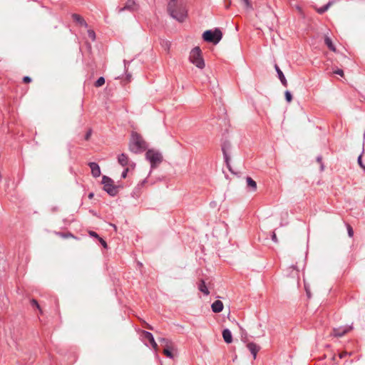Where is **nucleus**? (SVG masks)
<instances>
[{
    "mask_svg": "<svg viewBox=\"0 0 365 365\" xmlns=\"http://www.w3.org/2000/svg\"><path fill=\"white\" fill-rule=\"evenodd\" d=\"M146 143L136 133H133L129 143V150L134 153H140L146 149Z\"/></svg>",
    "mask_w": 365,
    "mask_h": 365,
    "instance_id": "f257e3e1",
    "label": "nucleus"
},
{
    "mask_svg": "<svg viewBox=\"0 0 365 365\" xmlns=\"http://www.w3.org/2000/svg\"><path fill=\"white\" fill-rule=\"evenodd\" d=\"M177 0H170L168 5V11L170 15L177 21L180 22H182L186 18V11L182 7L180 6V12H175V7L177 6Z\"/></svg>",
    "mask_w": 365,
    "mask_h": 365,
    "instance_id": "f03ea898",
    "label": "nucleus"
},
{
    "mask_svg": "<svg viewBox=\"0 0 365 365\" xmlns=\"http://www.w3.org/2000/svg\"><path fill=\"white\" fill-rule=\"evenodd\" d=\"M189 59L196 67L200 69L205 67V61L202 57L201 50L198 46L191 50Z\"/></svg>",
    "mask_w": 365,
    "mask_h": 365,
    "instance_id": "7ed1b4c3",
    "label": "nucleus"
},
{
    "mask_svg": "<svg viewBox=\"0 0 365 365\" xmlns=\"http://www.w3.org/2000/svg\"><path fill=\"white\" fill-rule=\"evenodd\" d=\"M202 37L205 41L217 44L222 39V33L219 29H215L214 31L207 30L203 33Z\"/></svg>",
    "mask_w": 365,
    "mask_h": 365,
    "instance_id": "20e7f679",
    "label": "nucleus"
},
{
    "mask_svg": "<svg viewBox=\"0 0 365 365\" xmlns=\"http://www.w3.org/2000/svg\"><path fill=\"white\" fill-rule=\"evenodd\" d=\"M145 158L150 162L151 169L157 167L163 161L162 154L159 151L153 149L146 152Z\"/></svg>",
    "mask_w": 365,
    "mask_h": 365,
    "instance_id": "39448f33",
    "label": "nucleus"
},
{
    "mask_svg": "<svg viewBox=\"0 0 365 365\" xmlns=\"http://www.w3.org/2000/svg\"><path fill=\"white\" fill-rule=\"evenodd\" d=\"M102 183L103 185L104 190L106 191L110 195L115 196L117 194V187L113 185V182L110 178L103 176L102 179Z\"/></svg>",
    "mask_w": 365,
    "mask_h": 365,
    "instance_id": "423d86ee",
    "label": "nucleus"
},
{
    "mask_svg": "<svg viewBox=\"0 0 365 365\" xmlns=\"http://www.w3.org/2000/svg\"><path fill=\"white\" fill-rule=\"evenodd\" d=\"M118 162L123 167L128 165L130 168L133 169L135 166V163L133 162H130L128 156L125 153H122L118 156Z\"/></svg>",
    "mask_w": 365,
    "mask_h": 365,
    "instance_id": "0eeeda50",
    "label": "nucleus"
},
{
    "mask_svg": "<svg viewBox=\"0 0 365 365\" xmlns=\"http://www.w3.org/2000/svg\"><path fill=\"white\" fill-rule=\"evenodd\" d=\"M352 329L351 326H344L338 328L333 329L332 335L337 337H341L345 334L348 333Z\"/></svg>",
    "mask_w": 365,
    "mask_h": 365,
    "instance_id": "6e6552de",
    "label": "nucleus"
},
{
    "mask_svg": "<svg viewBox=\"0 0 365 365\" xmlns=\"http://www.w3.org/2000/svg\"><path fill=\"white\" fill-rule=\"evenodd\" d=\"M137 9V5L134 0H128L123 7H120L118 9V12H123L124 11H134Z\"/></svg>",
    "mask_w": 365,
    "mask_h": 365,
    "instance_id": "1a4fd4ad",
    "label": "nucleus"
},
{
    "mask_svg": "<svg viewBox=\"0 0 365 365\" xmlns=\"http://www.w3.org/2000/svg\"><path fill=\"white\" fill-rule=\"evenodd\" d=\"M88 165L91 170L92 175L94 178H97L101 175V169L99 165L96 163H89Z\"/></svg>",
    "mask_w": 365,
    "mask_h": 365,
    "instance_id": "9d476101",
    "label": "nucleus"
},
{
    "mask_svg": "<svg viewBox=\"0 0 365 365\" xmlns=\"http://www.w3.org/2000/svg\"><path fill=\"white\" fill-rule=\"evenodd\" d=\"M143 336L145 339H147L151 344L152 347L154 349H157V347H158V344L157 343L155 342V339H154V337L153 336V334L150 333V332H148V331H143Z\"/></svg>",
    "mask_w": 365,
    "mask_h": 365,
    "instance_id": "9b49d317",
    "label": "nucleus"
},
{
    "mask_svg": "<svg viewBox=\"0 0 365 365\" xmlns=\"http://www.w3.org/2000/svg\"><path fill=\"white\" fill-rule=\"evenodd\" d=\"M223 307V303L220 300L215 301L211 305L212 310L215 313H219L222 312Z\"/></svg>",
    "mask_w": 365,
    "mask_h": 365,
    "instance_id": "f8f14e48",
    "label": "nucleus"
},
{
    "mask_svg": "<svg viewBox=\"0 0 365 365\" xmlns=\"http://www.w3.org/2000/svg\"><path fill=\"white\" fill-rule=\"evenodd\" d=\"M247 346L253 355L254 359H256L257 354L259 350V346L253 342L247 344Z\"/></svg>",
    "mask_w": 365,
    "mask_h": 365,
    "instance_id": "ddd939ff",
    "label": "nucleus"
},
{
    "mask_svg": "<svg viewBox=\"0 0 365 365\" xmlns=\"http://www.w3.org/2000/svg\"><path fill=\"white\" fill-rule=\"evenodd\" d=\"M222 337L227 344H230L232 341V335L228 329H225L222 331Z\"/></svg>",
    "mask_w": 365,
    "mask_h": 365,
    "instance_id": "4468645a",
    "label": "nucleus"
},
{
    "mask_svg": "<svg viewBox=\"0 0 365 365\" xmlns=\"http://www.w3.org/2000/svg\"><path fill=\"white\" fill-rule=\"evenodd\" d=\"M274 68L277 73L278 77H279L281 83L283 84V86H287V81L282 71L280 70V68H279V66L277 64H275Z\"/></svg>",
    "mask_w": 365,
    "mask_h": 365,
    "instance_id": "2eb2a0df",
    "label": "nucleus"
},
{
    "mask_svg": "<svg viewBox=\"0 0 365 365\" xmlns=\"http://www.w3.org/2000/svg\"><path fill=\"white\" fill-rule=\"evenodd\" d=\"M73 19L78 22L80 25L87 26V24L84 19L78 14H74L72 15Z\"/></svg>",
    "mask_w": 365,
    "mask_h": 365,
    "instance_id": "dca6fc26",
    "label": "nucleus"
},
{
    "mask_svg": "<svg viewBox=\"0 0 365 365\" xmlns=\"http://www.w3.org/2000/svg\"><path fill=\"white\" fill-rule=\"evenodd\" d=\"M324 43L331 51H336V48L334 46L331 39L329 36H325Z\"/></svg>",
    "mask_w": 365,
    "mask_h": 365,
    "instance_id": "f3484780",
    "label": "nucleus"
},
{
    "mask_svg": "<svg viewBox=\"0 0 365 365\" xmlns=\"http://www.w3.org/2000/svg\"><path fill=\"white\" fill-rule=\"evenodd\" d=\"M246 181H247V186L250 187L252 191H255L257 190V183L250 177H247L246 179Z\"/></svg>",
    "mask_w": 365,
    "mask_h": 365,
    "instance_id": "a211bd4d",
    "label": "nucleus"
},
{
    "mask_svg": "<svg viewBox=\"0 0 365 365\" xmlns=\"http://www.w3.org/2000/svg\"><path fill=\"white\" fill-rule=\"evenodd\" d=\"M199 289L200 290V292H202L206 295H208L210 294V292L205 284V282L203 280H201L199 284Z\"/></svg>",
    "mask_w": 365,
    "mask_h": 365,
    "instance_id": "6ab92c4d",
    "label": "nucleus"
},
{
    "mask_svg": "<svg viewBox=\"0 0 365 365\" xmlns=\"http://www.w3.org/2000/svg\"><path fill=\"white\" fill-rule=\"evenodd\" d=\"M163 353H164V354H165L167 357H168V358H170V359H173V357H174V355L173 354V353L171 352V351L169 349V347H167V348L164 349V350H163Z\"/></svg>",
    "mask_w": 365,
    "mask_h": 365,
    "instance_id": "aec40b11",
    "label": "nucleus"
},
{
    "mask_svg": "<svg viewBox=\"0 0 365 365\" xmlns=\"http://www.w3.org/2000/svg\"><path fill=\"white\" fill-rule=\"evenodd\" d=\"M330 5H331V3H328L327 4L324 5V6L318 9V10H317L318 13L323 14L324 12H325L326 11L328 10Z\"/></svg>",
    "mask_w": 365,
    "mask_h": 365,
    "instance_id": "412c9836",
    "label": "nucleus"
},
{
    "mask_svg": "<svg viewBox=\"0 0 365 365\" xmlns=\"http://www.w3.org/2000/svg\"><path fill=\"white\" fill-rule=\"evenodd\" d=\"M105 83V79L103 77H100L95 83L96 87L102 86Z\"/></svg>",
    "mask_w": 365,
    "mask_h": 365,
    "instance_id": "4be33fe9",
    "label": "nucleus"
},
{
    "mask_svg": "<svg viewBox=\"0 0 365 365\" xmlns=\"http://www.w3.org/2000/svg\"><path fill=\"white\" fill-rule=\"evenodd\" d=\"M160 342L163 343L166 347H170V345L171 344V341L169 339L161 338L160 340Z\"/></svg>",
    "mask_w": 365,
    "mask_h": 365,
    "instance_id": "5701e85b",
    "label": "nucleus"
},
{
    "mask_svg": "<svg viewBox=\"0 0 365 365\" xmlns=\"http://www.w3.org/2000/svg\"><path fill=\"white\" fill-rule=\"evenodd\" d=\"M88 36L92 41H95L96 34L93 30H88Z\"/></svg>",
    "mask_w": 365,
    "mask_h": 365,
    "instance_id": "b1692460",
    "label": "nucleus"
},
{
    "mask_svg": "<svg viewBox=\"0 0 365 365\" xmlns=\"http://www.w3.org/2000/svg\"><path fill=\"white\" fill-rule=\"evenodd\" d=\"M285 98H286L287 101L289 103H290L292 100V96L291 93L288 91H287L285 92Z\"/></svg>",
    "mask_w": 365,
    "mask_h": 365,
    "instance_id": "393cba45",
    "label": "nucleus"
},
{
    "mask_svg": "<svg viewBox=\"0 0 365 365\" xmlns=\"http://www.w3.org/2000/svg\"><path fill=\"white\" fill-rule=\"evenodd\" d=\"M346 227H347L348 235L350 237H352L354 235V230H353L352 227L349 225H347Z\"/></svg>",
    "mask_w": 365,
    "mask_h": 365,
    "instance_id": "a878e982",
    "label": "nucleus"
},
{
    "mask_svg": "<svg viewBox=\"0 0 365 365\" xmlns=\"http://www.w3.org/2000/svg\"><path fill=\"white\" fill-rule=\"evenodd\" d=\"M180 6H182L187 11L185 5L182 3L177 2V6L175 7V12L177 14L180 12V8H179Z\"/></svg>",
    "mask_w": 365,
    "mask_h": 365,
    "instance_id": "bb28decb",
    "label": "nucleus"
},
{
    "mask_svg": "<svg viewBox=\"0 0 365 365\" xmlns=\"http://www.w3.org/2000/svg\"><path fill=\"white\" fill-rule=\"evenodd\" d=\"M351 354V353H350V352L343 351L339 354V357L342 359V358L346 357V356H350Z\"/></svg>",
    "mask_w": 365,
    "mask_h": 365,
    "instance_id": "cd10ccee",
    "label": "nucleus"
},
{
    "mask_svg": "<svg viewBox=\"0 0 365 365\" xmlns=\"http://www.w3.org/2000/svg\"><path fill=\"white\" fill-rule=\"evenodd\" d=\"M31 304H32V306L36 307L38 309H39L41 311L40 306L36 300L32 299Z\"/></svg>",
    "mask_w": 365,
    "mask_h": 365,
    "instance_id": "c85d7f7f",
    "label": "nucleus"
},
{
    "mask_svg": "<svg viewBox=\"0 0 365 365\" xmlns=\"http://www.w3.org/2000/svg\"><path fill=\"white\" fill-rule=\"evenodd\" d=\"M162 45L166 49L169 50L170 46V43L169 41H164Z\"/></svg>",
    "mask_w": 365,
    "mask_h": 365,
    "instance_id": "c756f323",
    "label": "nucleus"
},
{
    "mask_svg": "<svg viewBox=\"0 0 365 365\" xmlns=\"http://www.w3.org/2000/svg\"><path fill=\"white\" fill-rule=\"evenodd\" d=\"M128 170H129V168H125V169L123 171L122 175H121V177H122L123 178H125L127 177V174H128Z\"/></svg>",
    "mask_w": 365,
    "mask_h": 365,
    "instance_id": "7c9ffc66",
    "label": "nucleus"
},
{
    "mask_svg": "<svg viewBox=\"0 0 365 365\" xmlns=\"http://www.w3.org/2000/svg\"><path fill=\"white\" fill-rule=\"evenodd\" d=\"M334 73L341 76H343L344 75V71L341 69H336L334 71Z\"/></svg>",
    "mask_w": 365,
    "mask_h": 365,
    "instance_id": "2f4dec72",
    "label": "nucleus"
},
{
    "mask_svg": "<svg viewBox=\"0 0 365 365\" xmlns=\"http://www.w3.org/2000/svg\"><path fill=\"white\" fill-rule=\"evenodd\" d=\"M358 163L360 165V167H361L362 168H364L365 170V166L363 165L362 161H361V155H359L358 158Z\"/></svg>",
    "mask_w": 365,
    "mask_h": 365,
    "instance_id": "473e14b6",
    "label": "nucleus"
},
{
    "mask_svg": "<svg viewBox=\"0 0 365 365\" xmlns=\"http://www.w3.org/2000/svg\"><path fill=\"white\" fill-rule=\"evenodd\" d=\"M89 234L92 237H96V238H99L98 234L96 232H93V231L89 232Z\"/></svg>",
    "mask_w": 365,
    "mask_h": 365,
    "instance_id": "72a5a7b5",
    "label": "nucleus"
},
{
    "mask_svg": "<svg viewBox=\"0 0 365 365\" xmlns=\"http://www.w3.org/2000/svg\"><path fill=\"white\" fill-rule=\"evenodd\" d=\"M23 81L24 83H29L31 82V79L30 77L29 76H25L24 78H23Z\"/></svg>",
    "mask_w": 365,
    "mask_h": 365,
    "instance_id": "f704fd0d",
    "label": "nucleus"
},
{
    "mask_svg": "<svg viewBox=\"0 0 365 365\" xmlns=\"http://www.w3.org/2000/svg\"><path fill=\"white\" fill-rule=\"evenodd\" d=\"M272 240L274 242H277V235L275 234V232H273L272 235Z\"/></svg>",
    "mask_w": 365,
    "mask_h": 365,
    "instance_id": "c9c22d12",
    "label": "nucleus"
},
{
    "mask_svg": "<svg viewBox=\"0 0 365 365\" xmlns=\"http://www.w3.org/2000/svg\"><path fill=\"white\" fill-rule=\"evenodd\" d=\"M99 240H100V242L101 244L104 247H107V244L105 240H103L102 238H100L99 237Z\"/></svg>",
    "mask_w": 365,
    "mask_h": 365,
    "instance_id": "e433bc0d",
    "label": "nucleus"
},
{
    "mask_svg": "<svg viewBox=\"0 0 365 365\" xmlns=\"http://www.w3.org/2000/svg\"><path fill=\"white\" fill-rule=\"evenodd\" d=\"M91 135V130H89L87 132V133L85 136L86 140H88L90 138Z\"/></svg>",
    "mask_w": 365,
    "mask_h": 365,
    "instance_id": "4c0bfd02",
    "label": "nucleus"
},
{
    "mask_svg": "<svg viewBox=\"0 0 365 365\" xmlns=\"http://www.w3.org/2000/svg\"><path fill=\"white\" fill-rule=\"evenodd\" d=\"M225 158L227 164L228 165V157L227 156V154L224 152Z\"/></svg>",
    "mask_w": 365,
    "mask_h": 365,
    "instance_id": "58836bf2",
    "label": "nucleus"
},
{
    "mask_svg": "<svg viewBox=\"0 0 365 365\" xmlns=\"http://www.w3.org/2000/svg\"><path fill=\"white\" fill-rule=\"evenodd\" d=\"M245 2V4L247 5V6H249L250 5V2L248 0H245L243 1Z\"/></svg>",
    "mask_w": 365,
    "mask_h": 365,
    "instance_id": "ea45409f",
    "label": "nucleus"
},
{
    "mask_svg": "<svg viewBox=\"0 0 365 365\" xmlns=\"http://www.w3.org/2000/svg\"><path fill=\"white\" fill-rule=\"evenodd\" d=\"M93 197V193H90V194L88 195V197H89V198H92Z\"/></svg>",
    "mask_w": 365,
    "mask_h": 365,
    "instance_id": "a19ab883",
    "label": "nucleus"
},
{
    "mask_svg": "<svg viewBox=\"0 0 365 365\" xmlns=\"http://www.w3.org/2000/svg\"><path fill=\"white\" fill-rule=\"evenodd\" d=\"M321 160H322V158H321V157H318V158H317V161H318V162H321Z\"/></svg>",
    "mask_w": 365,
    "mask_h": 365,
    "instance_id": "79ce46f5",
    "label": "nucleus"
},
{
    "mask_svg": "<svg viewBox=\"0 0 365 365\" xmlns=\"http://www.w3.org/2000/svg\"><path fill=\"white\" fill-rule=\"evenodd\" d=\"M148 328L150 329H153V328L150 326H148Z\"/></svg>",
    "mask_w": 365,
    "mask_h": 365,
    "instance_id": "37998d69",
    "label": "nucleus"
}]
</instances>
